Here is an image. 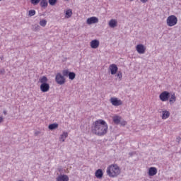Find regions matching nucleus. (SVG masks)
Masks as SVG:
<instances>
[{
  "instance_id": "nucleus-1",
  "label": "nucleus",
  "mask_w": 181,
  "mask_h": 181,
  "mask_svg": "<svg viewBox=\"0 0 181 181\" xmlns=\"http://www.w3.org/2000/svg\"><path fill=\"white\" fill-rule=\"evenodd\" d=\"M92 132L98 136H103L108 132V124L103 119H98L93 123Z\"/></svg>"
},
{
  "instance_id": "nucleus-2",
  "label": "nucleus",
  "mask_w": 181,
  "mask_h": 181,
  "mask_svg": "<svg viewBox=\"0 0 181 181\" xmlns=\"http://www.w3.org/2000/svg\"><path fill=\"white\" fill-rule=\"evenodd\" d=\"M106 173L109 177H118L121 175V168L117 164H111L107 168Z\"/></svg>"
},
{
  "instance_id": "nucleus-3",
  "label": "nucleus",
  "mask_w": 181,
  "mask_h": 181,
  "mask_svg": "<svg viewBox=\"0 0 181 181\" xmlns=\"http://www.w3.org/2000/svg\"><path fill=\"white\" fill-rule=\"evenodd\" d=\"M49 79H47V77L45 76H41L39 78L40 83H41V85L40 86V88L42 91V93H47L50 90V85L47 83V81Z\"/></svg>"
},
{
  "instance_id": "nucleus-4",
  "label": "nucleus",
  "mask_w": 181,
  "mask_h": 181,
  "mask_svg": "<svg viewBox=\"0 0 181 181\" xmlns=\"http://www.w3.org/2000/svg\"><path fill=\"white\" fill-rule=\"evenodd\" d=\"M168 26L172 27L177 25V17L175 15L169 16L166 20Z\"/></svg>"
},
{
  "instance_id": "nucleus-5",
  "label": "nucleus",
  "mask_w": 181,
  "mask_h": 181,
  "mask_svg": "<svg viewBox=\"0 0 181 181\" xmlns=\"http://www.w3.org/2000/svg\"><path fill=\"white\" fill-rule=\"evenodd\" d=\"M170 97V93H169L168 91H163L159 95V98L160 101H163V103L169 101Z\"/></svg>"
},
{
  "instance_id": "nucleus-6",
  "label": "nucleus",
  "mask_w": 181,
  "mask_h": 181,
  "mask_svg": "<svg viewBox=\"0 0 181 181\" xmlns=\"http://www.w3.org/2000/svg\"><path fill=\"white\" fill-rule=\"evenodd\" d=\"M55 81H57V84H60V86H62L66 83V78L63 75H62V74L58 73L56 75Z\"/></svg>"
},
{
  "instance_id": "nucleus-7",
  "label": "nucleus",
  "mask_w": 181,
  "mask_h": 181,
  "mask_svg": "<svg viewBox=\"0 0 181 181\" xmlns=\"http://www.w3.org/2000/svg\"><path fill=\"white\" fill-rule=\"evenodd\" d=\"M136 50L139 54H144V53H145L146 51V47L142 44H139L136 45Z\"/></svg>"
},
{
  "instance_id": "nucleus-8",
  "label": "nucleus",
  "mask_w": 181,
  "mask_h": 181,
  "mask_svg": "<svg viewBox=\"0 0 181 181\" xmlns=\"http://www.w3.org/2000/svg\"><path fill=\"white\" fill-rule=\"evenodd\" d=\"M110 103L115 107H118L119 105H122V100H119L117 98H110Z\"/></svg>"
},
{
  "instance_id": "nucleus-9",
  "label": "nucleus",
  "mask_w": 181,
  "mask_h": 181,
  "mask_svg": "<svg viewBox=\"0 0 181 181\" xmlns=\"http://www.w3.org/2000/svg\"><path fill=\"white\" fill-rule=\"evenodd\" d=\"M86 23L87 25H93L94 23H98V18L95 16L88 18L86 21Z\"/></svg>"
},
{
  "instance_id": "nucleus-10",
  "label": "nucleus",
  "mask_w": 181,
  "mask_h": 181,
  "mask_svg": "<svg viewBox=\"0 0 181 181\" xmlns=\"http://www.w3.org/2000/svg\"><path fill=\"white\" fill-rule=\"evenodd\" d=\"M109 70L110 71L111 74L114 76V74H117V72L118 71V66H117L115 64H110Z\"/></svg>"
},
{
  "instance_id": "nucleus-11",
  "label": "nucleus",
  "mask_w": 181,
  "mask_h": 181,
  "mask_svg": "<svg viewBox=\"0 0 181 181\" xmlns=\"http://www.w3.org/2000/svg\"><path fill=\"white\" fill-rule=\"evenodd\" d=\"M92 49H98L100 46V41L98 40H93L90 42Z\"/></svg>"
},
{
  "instance_id": "nucleus-12",
  "label": "nucleus",
  "mask_w": 181,
  "mask_h": 181,
  "mask_svg": "<svg viewBox=\"0 0 181 181\" xmlns=\"http://www.w3.org/2000/svg\"><path fill=\"white\" fill-rule=\"evenodd\" d=\"M158 173V169L155 167H151L148 169V176H155Z\"/></svg>"
},
{
  "instance_id": "nucleus-13",
  "label": "nucleus",
  "mask_w": 181,
  "mask_h": 181,
  "mask_svg": "<svg viewBox=\"0 0 181 181\" xmlns=\"http://www.w3.org/2000/svg\"><path fill=\"white\" fill-rule=\"evenodd\" d=\"M168 100H169L170 104H175V103H176V94L171 93L170 95Z\"/></svg>"
},
{
  "instance_id": "nucleus-14",
  "label": "nucleus",
  "mask_w": 181,
  "mask_h": 181,
  "mask_svg": "<svg viewBox=\"0 0 181 181\" xmlns=\"http://www.w3.org/2000/svg\"><path fill=\"white\" fill-rule=\"evenodd\" d=\"M95 176L98 179H101L103 177V176H104V173L103 172V170H101V169L97 170L95 173Z\"/></svg>"
},
{
  "instance_id": "nucleus-15",
  "label": "nucleus",
  "mask_w": 181,
  "mask_h": 181,
  "mask_svg": "<svg viewBox=\"0 0 181 181\" xmlns=\"http://www.w3.org/2000/svg\"><path fill=\"white\" fill-rule=\"evenodd\" d=\"M57 181H69V176L66 175H61L57 177Z\"/></svg>"
},
{
  "instance_id": "nucleus-16",
  "label": "nucleus",
  "mask_w": 181,
  "mask_h": 181,
  "mask_svg": "<svg viewBox=\"0 0 181 181\" xmlns=\"http://www.w3.org/2000/svg\"><path fill=\"white\" fill-rule=\"evenodd\" d=\"M112 119H113V122H115L116 125H118L119 124H120L122 118L120 116L115 115L112 117Z\"/></svg>"
},
{
  "instance_id": "nucleus-17",
  "label": "nucleus",
  "mask_w": 181,
  "mask_h": 181,
  "mask_svg": "<svg viewBox=\"0 0 181 181\" xmlns=\"http://www.w3.org/2000/svg\"><path fill=\"white\" fill-rule=\"evenodd\" d=\"M67 136H69V133H67L66 132H64L60 136V138H59L60 142H64Z\"/></svg>"
},
{
  "instance_id": "nucleus-18",
  "label": "nucleus",
  "mask_w": 181,
  "mask_h": 181,
  "mask_svg": "<svg viewBox=\"0 0 181 181\" xmlns=\"http://www.w3.org/2000/svg\"><path fill=\"white\" fill-rule=\"evenodd\" d=\"M73 15V10L68 9L65 11V18L66 19H69V18H71V16Z\"/></svg>"
},
{
  "instance_id": "nucleus-19",
  "label": "nucleus",
  "mask_w": 181,
  "mask_h": 181,
  "mask_svg": "<svg viewBox=\"0 0 181 181\" xmlns=\"http://www.w3.org/2000/svg\"><path fill=\"white\" fill-rule=\"evenodd\" d=\"M170 115V113L168 110L163 111L162 119H168Z\"/></svg>"
},
{
  "instance_id": "nucleus-20",
  "label": "nucleus",
  "mask_w": 181,
  "mask_h": 181,
  "mask_svg": "<svg viewBox=\"0 0 181 181\" xmlns=\"http://www.w3.org/2000/svg\"><path fill=\"white\" fill-rule=\"evenodd\" d=\"M117 23H118L117 22V20H115V19H112V20H110V22H109V26H110V28H115V26H117Z\"/></svg>"
},
{
  "instance_id": "nucleus-21",
  "label": "nucleus",
  "mask_w": 181,
  "mask_h": 181,
  "mask_svg": "<svg viewBox=\"0 0 181 181\" xmlns=\"http://www.w3.org/2000/svg\"><path fill=\"white\" fill-rule=\"evenodd\" d=\"M49 129L53 130L59 128V124L57 123L51 124L48 127Z\"/></svg>"
},
{
  "instance_id": "nucleus-22",
  "label": "nucleus",
  "mask_w": 181,
  "mask_h": 181,
  "mask_svg": "<svg viewBox=\"0 0 181 181\" xmlns=\"http://www.w3.org/2000/svg\"><path fill=\"white\" fill-rule=\"evenodd\" d=\"M40 5L42 8H47V0H42L41 2L40 3Z\"/></svg>"
},
{
  "instance_id": "nucleus-23",
  "label": "nucleus",
  "mask_w": 181,
  "mask_h": 181,
  "mask_svg": "<svg viewBox=\"0 0 181 181\" xmlns=\"http://www.w3.org/2000/svg\"><path fill=\"white\" fill-rule=\"evenodd\" d=\"M68 77H69V80H74L76 78V73L69 72Z\"/></svg>"
},
{
  "instance_id": "nucleus-24",
  "label": "nucleus",
  "mask_w": 181,
  "mask_h": 181,
  "mask_svg": "<svg viewBox=\"0 0 181 181\" xmlns=\"http://www.w3.org/2000/svg\"><path fill=\"white\" fill-rule=\"evenodd\" d=\"M40 26H42V28H45V26L47 25V21L45 19H42L40 21Z\"/></svg>"
},
{
  "instance_id": "nucleus-25",
  "label": "nucleus",
  "mask_w": 181,
  "mask_h": 181,
  "mask_svg": "<svg viewBox=\"0 0 181 181\" xmlns=\"http://www.w3.org/2000/svg\"><path fill=\"white\" fill-rule=\"evenodd\" d=\"M62 74L63 76H64L65 77L69 76V74H70V72L69 71V69H65L62 71Z\"/></svg>"
},
{
  "instance_id": "nucleus-26",
  "label": "nucleus",
  "mask_w": 181,
  "mask_h": 181,
  "mask_svg": "<svg viewBox=\"0 0 181 181\" xmlns=\"http://www.w3.org/2000/svg\"><path fill=\"white\" fill-rule=\"evenodd\" d=\"M35 15H36V11L35 10L29 11V16H35Z\"/></svg>"
},
{
  "instance_id": "nucleus-27",
  "label": "nucleus",
  "mask_w": 181,
  "mask_h": 181,
  "mask_svg": "<svg viewBox=\"0 0 181 181\" xmlns=\"http://www.w3.org/2000/svg\"><path fill=\"white\" fill-rule=\"evenodd\" d=\"M56 2H57V0H49V4L52 5V6L56 5Z\"/></svg>"
},
{
  "instance_id": "nucleus-28",
  "label": "nucleus",
  "mask_w": 181,
  "mask_h": 181,
  "mask_svg": "<svg viewBox=\"0 0 181 181\" xmlns=\"http://www.w3.org/2000/svg\"><path fill=\"white\" fill-rule=\"evenodd\" d=\"M39 2H40V0H31V4H33V5H37Z\"/></svg>"
},
{
  "instance_id": "nucleus-29",
  "label": "nucleus",
  "mask_w": 181,
  "mask_h": 181,
  "mask_svg": "<svg viewBox=\"0 0 181 181\" xmlns=\"http://www.w3.org/2000/svg\"><path fill=\"white\" fill-rule=\"evenodd\" d=\"M120 125H122V127H125V125H127V122L125 120H122L120 121Z\"/></svg>"
},
{
  "instance_id": "nucleus-30",
  "label": "nucleus",
  "mask_w": 181,
  "mask_h": 181,
  "mask_svg": "<svg viewBox=\"0 0 181 181\" xmlns=\"http://www.w3.org/2000/svg\"><path fill=\"white\" fill-rule=\"evenodd\" d=\"M117 77L119 78V80H121L122 78V72H118Z\"/></svg>"
},
{
  "instance_id": "nucleus-31",
  "label": "nucleus",
  "mask_w": 181,
  "mask_h": 181,
  "mask_svg": "<svg viewBox=\"0 0 181 181\" xmlns=\"http://www.w3.org/2000/svg\"><path fill=\"white\" fill-rule=\"evenodd\" d=\"M141 2H142L143 4H145L146 2H148V0H140Z\"/></svg>"
},
{
  "instance_id": "nucleus-32",
  "label": "nucleus",
  "mask_w": 181,
  "mask_h": 181,
  "mask_svg": "<svg viewBox=\"0 0 181 181\" xmlns=\"http://www.w3.org/2000/svg\"><path fill=\"white\" fill-rule=\"evenodd\" d=\"M4 122V117H0V124Z\"/></svg>"
},
{
  "instance_id": "nucleus-33",
  "label": "nucleus",
  "mask_w": 181,
  "mask_h": 181,
  "mask_svg": "<svg viewBox=\"0 0 181 181\" xmlns=\"http://www.w3.org/2000/svg\"><path fill=\"white\" fill-rule=\"evenodd\" d=\"M4 115H6V111H4Z\"/></svg>"
},
{
  "instance_id": "nucleus-34",
  "label": "nucleus",
  "mask_w": 181,
  "mask_h": 181,
  "mask_svg": "<svg viewBox=\"0 0 181 181\" xmlns=\"http://www.w3.org/2000/svg\"><path fill=\"white\" fill-rule=\"evenodd\" d=\"M130 1H134V0H130Z\"/></svg>"
}]
</instances>
